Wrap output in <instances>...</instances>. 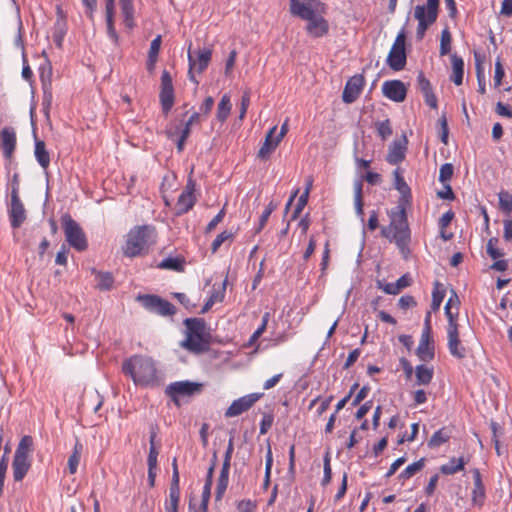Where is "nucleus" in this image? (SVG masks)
<instances>
[{"instance_id": "1", "label": "nucleus", "mask_w": 512, "mask_h": 512, "mask_svg": "<svg viewBox=\"0 0 512 512\" xmlns=\"http://www.w3.org/2000/svg\"><path fill=\"white\" fill-rule=\"evenodd\" d=\"M394 188L401 194L398 206L391 211V222L388 227L382 228V235L393 241L400 251L405 254L409 252L408 245L411 240V232L409 229L406 205L411 200V189L401 174L400 168L393 171Z\"/></svg>"}, {"instance_id": "2", "label": "nucleus", "mask_w": 512, "mask_h": 512, "mask_svg": "<svg viewBox=\"0 0 512 512\" xmlns=\"http://www.w3.org/2000/svg\"><path fill=\"white\" fill-rule=\"evenodd\" d=\"M125 375L132 378L136 385L147 386L157 380V369L152 358L134 355L125 360L122 365Z\"/></svg>"}, {"instance_id": "3", "label": "nucleus", "mask_w": 512, "mask_h": 512, "mask_svg": "<svg viewBox=\"0 0 512 512\" xmlns=\"http://www.w3.org/2000/svg\"><path fill=\"white\" fill-rule=\"evenodd\" d=\"M186 326V339L181 346L193 353L208 351L210 345V334L205 331V321L201 318H187L184 320Z\"/></svg>"}, {"instance_id": "4", "label": "nucleus", "mask_w": 512, "mask_h": 512, "mask_svg": "<svg viewBox=\"0 0 512 512\" xmlns=\"http://www.w3.org/2000/svg\"><path fill=\"white\" fill-rule=\"evenodd\" d=\"M290 11L293 15L308 21L306 30L310 36L318 38L328 33V22L322 16H318L312 7L300 0H290Z\"/></svg>"}, {"instance_id": "5", "label": "nucleus", "mask_w": 512, "mask_h": 512, "mask_svg": "<svg viewBox=\"0 0 512 512\" xmlns=\"http://www.w3.org/2000/svg\"><path fill=\"white\" fill-rule=\"evenodd\" d=\"M155 242V228L149 225L138 226L127 235L124 255L135 257L142 254Z\"/></svg>"}, {"instance_id": "6", "label": "nucleus", "mask_w": 512, "mask_h": 512, "mask_svg": "<svg viewBox=\"0 0 512 512\" xmlns=\"http://www.w3.org/2000/svg\"><path fill=\"white\" fill-rule=\"evenodd\" d=\"M33 451V438L30 435L23 436L16 448L13 461V477L15 481H21L31 467L30 454Z\"/></svg>"}, {"instance_id": "7", "label": "nucleus", "mask_w": 512, "mask_h": 512, "mask_svg": "<svg viewBox=\"0 0 512 512\" xmlns=\"http://www.w3.org/2000/svg\"><path fill=\"white\" fill-rule=\"evenodd\" d=\"M204 385L198 382L191 381H176L169 384L165 393L171 398L176 406H181V399L184 397H193L203 391Z\"/></svg>"}, {"instance_id": "8", "label": "nucleus", "mask_w": 512, "mask_h": 512, "mask_svg": "<svg viewBox=\"0 0 512 512\" xmlns=\"http://www.w3.org/2000/svg\"><path fill=\"white\" fill-rule=\"evenodd\" d=\"M66 241L78 251L86 250L88 243L80 225L68 214L61 218Z\"/></svg>"}, {"instance_id": "9", "label": "nucleus", "mask_w": 512, "mask_h": 512, "mask_svg": "<svg viewBox=\"0 0 512 512\" xmlns=\"http://www.w3.org/2000/svg\"><path fill=\"white\" fill-rule=\"evenodd\" d=\"M212 57V50L210 48H202L195 51H191V44L188 48V61H189V70L188 77L189 80L192 81L196 86L199 84V81L196 79L194 71L196 70L198 73H202L208 67Z\"/></svg>"}, {"instance_id": "10", "label": "nucleus", "mask_w": 512, "mask_h": 512, "mask_svg": "<svg viewBox=\"0 0 512 512\" xmlns=\"http://www.w3.org/2000/svg\"><path fill=\"white\" fill-rule=\"evenodd\" d=\"M405 41V31L401 30L397 34L396 39L387 57L388 66L394 71H400L404 69L406 65L407 57L405 52Z\"/></svg>"}, {"instance_id": "11", "label": "nucleus", "mask_w": 512, "mask_h": 512, "mask_svg": "<svg viewBox=\"0 0 512 512\" xmlns=\"http://www.w3.org/2000/svg\"><path fill=\"white\" fill-rule=\"evenodd\" d=\"M138 300L145 309L161 316H173L177 311L172 303L158 295H139Z\"/></svg>"}, {"instance_id": "12", "label": "nucleus", "mask_w": 512, "mask_h": 512, "mask_svg": "<svg viewBox=\"0 0 512 512\" xmlns=\"http://www.w3.org/2000/svg\"><path fill=\"white\" fill-rule=\"evenodd\" d=\"M159 100L163 113L167 115L171 111L175 101L172 77L167 70H163L161 75Z\"/></svg>"}, {"instance_id": "13", "label": "nucleus", "mask_w": 512, "mask_h": 512, "mask_svg": "<svg viewBox=\"0 0 512 512\" xmlns=\"http://www.w3.org/2000/svg\"><path fill=\"white\" fill-rule=\"evenodd\" d=\"M262 396V394L252 393L234 400L225 411V417L231 418L249 410Z\"/></svg>"}, {"instance_id": "14", "label": "nucleus", "mask_w": 512, "mask_h": 512, "mask_svg": "<svg viewBox=\"0 0 512 512\" xmlns=\"http://www.w3.org/2000/svg\"><path fill=\"white\" fill-rule=\"evenodd\" d=\"M195 184L190 179L185 187V189L181 192L178 197L177 203L175 205V214L182 215L187 213L189 210L193 208L196 203V197L194 195Z\"/></svg>"}, {"instance_id": "15", "label": "nucleus", "mask_w": 512, "mask_h": 512, "mask_svg": "<svg viewBox=\"0 0 512 512\" xmlns=\"http://www.w3.org/2000/svg\"><path fill=\"white\" fill-rule=\"evenodd\" d=\"M382 93L394 102H403L407 95V88L401 80H387L382 85Z\"/></svg>"}, {"instance_id": "16", "label": "nucleus", "mask_w": 512, "mask_h": 512, "mask_svg": "<svg viewBox=\"0 0 512 512\" xmlns=\"http://www.w3.org/2000/svg\"><path fill=\"white\" fill-rule=\"evenodd\" d=\"M8 212L11 226L14 229L19 228L26 220V210L19 195H11V201Z\"/></svg>"}, {"instance_id": "17", "label": "nucleus", "mask_w": 512, "mask_h": 512, "mask_svg": "<svg viewBox=\"0 0 512 512\" xmlns=\"http://www.w3.org/2000/svg\"><path fill=\"white\" fill-rule=\"evenodd\" d=\"M365 83L364 77L362 75H354L351 77L344 88L342 99L345 103H353L359 97L363 85Z\"/></svg>"}, {"instance_id": "18", "label": "nucleus", "mask_w": 512, "mask_h": 512, "mask_svg": "<svg viewBox=\"0 0 512 512\" xmlns=\"http://www.w3.org/2000/svg\"><path fill=\"white\" fill-rule=\"evenodd\" d=\"M0 145L6 159H11L16 148V133L12 127H4L0 131Z\"/></svg>"}, {"instance_id": "19", "label": "nucleus", "mask_w": 512, "mask_h": 512, "mask_svg": "<svg viewBox=\"0 0 512 512\" xmlns=\"http://www.w3.org/2000/svg\"><path fill=\"white\" fill-rule=\"evenodd\" d=\"M407 143L408 140L405 136L402 141H394L389 147L386 161L391 165L402 162L406 157Z\"/></svg>"}, {"instance_id": "20", "label": "nucleus", "mask_w": 512, "mask_h": 512, "mask_svg": "<svg viewBox=\"0 0 512 512\" xmlns=\"http://www.w3.org/2000/svg\"><path fill=\"white\" fill-rule=\"evenodd\" d=\"M474 487L472 490L471 502L474 506L481 508L484 505L486 492L482 482V477L479 469L475 468L473 471Z\"/></svg>"}, {"instance_id": "21", "label": "nucleus", "mask_w": 512, "mask_h": 512, "mask_svg": "<svg viewBox=\"0 0 512 512\" xmlns=\"http://www.w3.org/2000/svg\"><path fill=\"white\" fill-rule=\"evenodd\" d=\"M448 338V349L452 356L463 359L466 357V349L461 345V341L459 338V330H449L447 331Z\"/></svg>"}, {"instance_id": "22", "label": "nucleus", "mask_w": 512, "mask_h": 512, "mask_svg": "<svg viewBox=\"0 0 512 512\" xmlns=\"http://www.w3.org/2000/svg\"><path fill=\"white\" fill-rule=\"evenodd\" d=\"M414 17L419 22L416 32L417 38L422 39L428 27L435 21L430 20L429 16L426 15V8L423 5H417L415 7Z\"/></svg>"}, {"instance_id": "23", "label": "nucleus", "mask_w": 512, "mask_h": 512, "mask_svg": "<svg viewBox=\"0 0 512 512\" xmlns=\"http://www.w3.org/2000/svg\"><path fill=\"white\" fill-rule=\"evenodd\" d=\"M277 130V126H273L265 136L263 145L258 151V157L261 159H267L269 155L277 148L280 141L277 138L273 139V135Z\"/></svg>"}, {"instance_id": "24", "label": "nucleus", "mask_w": 512, "mask_h": 512, "mask_svg": "<svg viewBox=\"0 0 512 512\" xmlns=\"http://www.w3.org/2000/svg\"><path fill=\"white\" fill-rule=\"evenodd\" d=\"M416 353L422 361L433 360L435 356L433 339L431 337L421 336Z\"/></svg>"}, {"instance_id": "25", "label": "nucleus", "mask_w": 512, "mask_h": 512, "mask_svg": "<svg viewBox=\"0 0 512 512\" xmlns=\"http://www.w3.org/2000/svg\"><path fill=\"white\" fill-rule=\"evenodd\" d=\"M411 282V277L408 274H405L394 283H387L382 286L379 282V288H381L386 294L396 295L400 293L402 289L410 286Z\"/></svg>"}, {"instance_id": "26", "label": "nucleus", "mask_w": 512, "mask_h": 512, "mask_svg": "<svg viewBox=\"0 0 512 512\" xmlns=\"http://www.w3.org/2000/svg\"><path fill=\"white\" fill-rule=\"evenodd\" d=\"M34 155L39 165L44 170H47L50 165V155L48 150L46 149L45 142L37 138H35Z\"/></svg>"}, {"instance_id": "27", "label": "nucleus", "mask_w": 512, "mask_h": 512, "mask_svg": "<svg viewBox=\"0 0 512 512\" xmlns=\"http://www.w3.org/2000/svg\"><path fill=\"white\" fill-rule=\"evenodd\" d=\"M121 13L123 15V23L129 30L135 26L134 22V5L132 0H119Z\"/></svg>"}, {"instance_id": "28", "label": "nucleus", "mask_w": 512, "mask_h": 512, "mask_svg": "<svg viewBox=\"0 0 512 512\" xmlns=\"http://www.w3.org/2000/svg\"><path fill=\"white\" fill-rule=\"evenodd\" d=\"M229 471L230 467L222 466L215 491L216 501H220L224 496L229 482Z\"/></svg>"}, {"instance_id": "29", "label": "nucleus", "mask_w": 512, "mask_h": 512, "mask_svg": "<svg viewBox=\"0 0 512 512\" xmlns=\"http://www.w3.org/2000/svg\"><path fill=\"white\" fill-rule=\"evenodd\" d=\"M451 61L453 69V75L451 77V80L455 83V85L459 86L463 83L464 61L461 57L457 56L456 54L451 56Z\"/></svg>"}, {"instance_id": "30", "label": "nucleus", "mask_w": 512, "mask_h": 512, "mask_svg": "<svg viewBox=\"0 0 512 512\" xmlns=\"http://www.w3.org/2000/svg\"><path fill=\"white\" fill-rule=\"evenodd\" d=\"M451 437V430L447 427H443L437 430L431 438L428 440V447L437 448L442 444L446 443Z\"/></svg>"}, {"instance_id": "31", "label": "nucleus", "mask_w": 512, "mask_h": 512, "mask_svg": "<svg viewBox=\"0 0 512 512\" xmlns=\"http://www.w3.org/2000/svg\"><path fill=\"white\" fill-rule=\"evenodd\" d=\"M185 265V259L183 257H168L163 259L158 267L166 270H173L176 272H183Z\"/></svg>"}, {"instance_id": "32", "label": "nucleus", "mask_w": 512, "mask_h": 512, "mask_svg": "<svg viewBox=\"0 0 512 512\" xmlns=\"http://www.w3.org/2000/svg\"><path fill=\"white\" fill-rule=\"evenodd\" d=\"M83 451V445L79 440H76V443L73 448L72 454L68 458V469L70 474H75L77 472V468L80 462V457Z\"/></svg>"}, {"instance_id": "33", "label": "nucleus", "mask_w": 512, "mask_h": 512, "mask_svg": "<svg viewBox=\"0 0 512 512\" xmlns=\"http://www.w3.org/2000/svg\"><path fill=\"white\" fill-rule=\"evenodd\" d=\"M465 464L466 462L464 461L463 457L452 458L450 459L449 463L444 464L440 467V471L445 475H453L459 471H462L464 469Z\"/></svg>"}, {"instance_id": "34", "label": "nucleus", "mask_w": 512, "mask_h": 512, "mask_svg": "<svg viewBox=\"0 0 512 512\" xmlns=\"http://www.w3.org/2000/svg\"><path fill=\"white\" fill-rule=\"evenodd\" d=\"M433 368H429L425 365H418L415 368V376L418 385H428L433 378Z\"/></svg>"}, {"instance_id": "35", "label": "nucleus", "mask_w": 512, "mask_h": 512, "mask_svg": "<svg viewBox=\"0 0 512 512\" xmlns=\"http://www.w3.org/2000/svg\"><path fill=\"white\" fill-rule=\"evenodd\" d=\"M93 273L96 274V287L99 290L107 291L110 290L114 283V277L112 273L110 272H97L96 270H93Z\"/></svg>"}, {"instance_id": "36", "label": "nucleus", "mask_w": 512, "mask_h": 512, "mask_svg": "<svg viewBox=\"0 0 512 512\" xmlns=\"http://www.w3.org/2000/svg\"><path fill=\"white\" fill-rule=\"evenodd\" d=\"M425 466V458H421L418 461L408 465L399 475L398 479L401 481L410 479L416 473L421 471Z\"/></svg>"}, {"instance_id": "37", "label": "nucleus", "mask_w": 512, "mask_h": 512, "mask_svg": "<svg viewBox=\"0 0 512 512\" xmlns=\"http://www.w3.org/2000/svg\"><path fill=\"white\" fill-rule=\"evenodd\" d=\"M231 107L232 105L230 102V97L227 94L223 95L220 102L218 103L216 118L220 122L226 121L230 114Z\"/></svg>"}, {"instance_id": "38", "label": "nucleus", "mask_w": 512, "mask_h": 512, "mask_svg": "<svg viewBox=\"0 0 512 512\" xmlns=\"http://www.w3.org/2000/svg\"><path fill=\"white\" fill-rule=\"evenodd\" d=\"M362 189H363L362 182L361 181H356L355 184H354L355 210H356V214L363 221V215H364L363 206H364V203H363Z\"/></svg>"}, {"instance_id": "39", "label": "nucleus", "mask_w": 512, "mask_h": 512, "mask_svg": "<svg viewBox=\"0 0 512 512\" xmlns=\"http://www.w3.org/2000/svg\"><path fill=\"white\" fill-rule=\"evenodd\" d=\"M66 31V21L57 19L54 25L53 40L58 48H62V43L66 35Z\"/></svg>"}, {"instance_id": "40", "label": "nucleus", "mask_w": 512, "mask_h": 512, "mask_svg": "<svg viewBox=\"0 0 512 512\" xmlns=\"http://www.w3.org/2000/svg\"><path fill=\"white\" fill-rule=\"evenodd\" d=\"M474 58H475L476 75H477V81H478V92L480 94H485L486 86H485V80H484V75H483L482 57L479 53L475 52Z\"/></svg>"}, {"instance_id": "41", "label": "nucleus", "mask_w": 512, "mask_h": 512, "mask_svg": "<svg viewBox=\"0 0 512 512\" xmlns=\"http://www.w3.org/2000/svg\"><path fill=\"white\" fill-rule=\"evenodd\" d=\"M499 208L506 214L512 213V194L508 191L502 190L498 193Z\"/></svg>"}, {"instance_id": "42", "label": "nucleus", "mask_w": 512, "mask_h": 512, "mask_svg": "<svg viewBox=\"0 0 512 512\" xmlns=\"http://www.w3.org/2000/svg\"><path fill=\"white\" fill-rule=\"evenodd\" d=\"M155 437L156 433L152 432L150 435V448H149V454L147 458V464L148 468L151 469H157V457H158V450L155 447Z\"/></svg>"}, {"instance_id": "43", "label": "nucleus", "mask_w": 512, "mask_h": 512, "mask_svg": "<svg viewBox=\"0 0 512 512\" xmlns=\"http://www.w3.org/2000/svg\"><path fill=\"white\" fill-rule=\"evenodd\" d=\"M451 34L448 28H445L441 32L440 40V55H447L451 51Z\"/></svg>"}, {"instance_id": "44", "label": "nucleus", "mask_w": 512, "mask_h": 512, "mask_svg": "<svg viewBox=\"0 0 512 512\" xmlns=\"http://www.w3.org/2000/svg\"><path fill=\"white\" fill-rule=\"evenodd\" d=\"M440 284L438 282L435 283L434 290L432 293V303H431V309L435 312L439 310L441 303L445 297L444 290L439 289Z\"/></svg>"}, {"instance_id": "45", "label": "nucleus", "mask_w": 512, "mask_h": 512, "mask_svg": "<svg viewBox=\"0 0 512 512\" xmlns=\"http://www.w3.org/2000/svg\"><path fill=\"white\" fill-rule=\"evenodd\" d=\"M445 315L448 320L447 331L449 330H457L458 329V316L459 310H452V308L445 307Z\"/></svg>"}, {"instance_id": "46", "label": "nucleus", "mask_w": 512, "mask_h": 512, "mask_svg": "<svg viewBox=\"0 0 512 512\" xmlns=\"http://www.w3.org/2000/svg\"><path fill=\"white\" fill-rule=\"evenodd\" d=\"M308 197H309V187H306L304 193L299 197L298 202L294 208V211H293V214L291 217L292 220H295L296 218L299 217V215L301 214V212L303 211L304 207L306 206V204L308 202Z\"/></svg>"}, {"instance_id": "47", "label": "nucleus", "mask_w": 512, "mask_h": 512, "mask_svg": "<svg viewBox=\"0 0 512 512\" xmlns=\"http://www.w3.org/2000/svg\"><path fill=\"white\" fill-rule=\"evenodd\" d=\"M378 135L381 137L382 140H386L389 138L392 133V127L389 119H386L384 121L378 122L376 124Z\"/></svg>"}, {"instance_id": "48", "label": "nucleus", "mask_w": 512, "mask_h": 512, "mask_svg": "<svg viewBox=\"0 0 512 512\" xmlns=\"http://www.w3.org/2000/svg\"><path fill=\"white\" fill-rule=\"evenodd\" d=\"M498 242H499L498 238L492 237L488 240V243H487V248H486L487 254L493 259H499L504 255V253L496 247Z\"/></svg>"}, {"instance_id": "49", "label": "nucleus", "mask_w": 512, "mask_h": 512, "mask_svg": "<svg viewBox=\"0 0 512 512\" xmlns=\"http://www.w3.org/2000/svg\"><path fill=\"white\" fill-rule=\"evenodd\" d=\"M107 34L115 45L119 44V36L114 26V14H106Z\"/></svg>"}, {"instance_id": "50", "label": "nucleus", "mask_w": 512, "mask_h": 512, "mask_svg": "<svg viewBox=\"0 0 512 512\" xmlns=\"http://www.w3.org/2000/svg\"><path fill=\"white\" fill-rule=\"evenodd\" d=\"M275 208H276V205L273 202H270L267 205V207L265 208V210L263 211V213L259 219V225L256 228L255 233H259L265 227L270 215L275 210Z\"/></svg>"}, {"instance_id": "51", "label": "nucleus", "mask_w": 512, "mask_h": 512, "mask_svg": "<svg viewBox=\"0 0 512 512\" xmlns=\"http://www.w3.org/2000/svg\"><path fill=\"white\" fill-rule=\"evenodd\" d=\"M52 99H53V96H52V92H51L50 88L46 84H44L42 107H43V111L47 117H49V111H50V108L52 105Z\"/></svg>"}, {"instance_id": "52", "label": "nucleus", "mask_w": 512, "mask_h": 512, "mask_svg": "<svg viewBox=\"0 0 512 512\" xmlns=\"http://www.w3.org/2000/svg\"><path fill=\"white\" fill-rule=\"evenodd\" d=\"M454 173V167L451 163H445L440 167L439 181L446 183L451 180Z\"/></svg>"}, {"instance_id": "53", "label": "nucleus", "mask_w": 512, "mask_h": 512, "mask_svg": "<svg viewBox=\"0 0 512 512\" xmlns=\"http://www.w3.org/2000/svg\"><path fill=\"white\" fill-rule=\"evenodd\" d=\"M323 462H324L323 463L324 476L322 479V485L326 486L327 484L330 483L331 478H332V470H331V465H330V453L329 452H327L325 454Z\"/></svg>"}, {"instance_id": "54", "label": "nucleus", "mask_w": 512, "mask_h": 512, "mask_svg": "<svg viewBox=\"0 0 512 512\" xmlns=\"http://www.w3.org/2000/svg\"><path fill=\"white\" fill-rule=\"evenodd\" d=\"M418 87L423 95L433 91L430 81L425 77L423 72H419L417 76Z\"/></svg>"}, {"instance_id": "55", "label": "nucleus", "mask_w": 512, "mask_h": 512, "mask_svg": "<svg viewBox=\"0 0 512 512\" xmlns=\"http://www.w3.org/2000/svg\"><path fill=\"white\" fill-rule=\"evenodd\" d=\"M439 1L440 0H427V7H425L426 15H428L432 21L437 20Z\"/></svg>"}, {"instance_id": "56", "label": "nucleus", "mask_w": 512, "mask_h": 512, "mask_svg": "<svg viewBox=\"0 0 512 512\" xmlns=\"http://www.w3.org/2000/svg\"><path fill=\"white\" fill-rule=\"evenodd\" d=\"M232 237V233H229L227 231H223L217 237L214 239L211 245L212 252L215 253L220 246L229 238Z\"/></svg>"}, {"instance_id": "57", "label": "nucleus", "mask_w": 512, "mask_h": 512, "mask_svg": "<svg viewBox=\"0 0 512 512\" xmlns=\"http://www.w3.org/2000/svg\"><path fill=\"white\" fill-rule=\"evenodd\" d=\"M505 76V71L503 65L498 58L495 62V75H494V85L495 87H499L502 83V79Z\"/></svg>"}, {"instance_id": "58", "label": "nucleus", "mask_w": 512, "mask_h": 512, "mask_svg": "<svg viewBox=\"0 0 512 512\" xmlns=\"http://www.w3.org/2000/svg\"><path fill=\"white\" fill-rule=\"evenodd\" d=\"M211 487H212L211 483L205 482L203 492H202V501H201V505H200L202 512H207L208 503H209V499H210V495H211Z\"/></svg>"}, {"instance_id": "59", "label": "nucleus", "mask_w": 512, "mask_h": 512, "mask_svg": "<svg viewBox=\"0 0 512 512\" xmlns=\"http://www.w3.org/2000/svg\"><path fill=\"white\" fill-rule=\"evenodd\" d=\"M214 106V99L211 96H208L205 98L204 102L199 108V112L201 114V117H207L209 113L211 112L212 108Z\"/></svg>"}, {"instance_id": "60", "label": "nucleus", "mask_w": 512, "mask_h": 512, "mask_svg": "<svg viewBox=\"0 0 512 512\" xmlns=\"http://www.w3.org/2000/svg\"><path fill=\"white\" fill-rule=\"evenodd\" d=\"M249 105H250V91L246 90L243 93L242 98H241V107H240V113H239L240 120L244 119Z\"/></svg>"}, {"instance_id": "61", "label": "nucleus", "mask_w": 512, "mask_h": 512, "mask_svg": "<svg viewBox=\"0 0 512 512\" xmlns=\"http://www.w3.org/2000/svg\"><path fill=\"white\" fill-rule=\"evenodd\" d=\"M161 36L158 35L157 37H155L151 44H150V49H149V52H148V56L149 57H155V58H158V54H159V51H160V47H161Z\"/></svg>"}, {"instance_id": "62", "label": "nucleus", "mask_w": 512, "mask_h": 512, "mask_svg": "<svg viewBox=\"0 0 512 512\" xmlns=\"http://www.w3.org/2000/svg\"><path fill=\"white\" fill-rule=\"evenodd\" d=\"M398 305L401 309L406 310V309L415 307L416 301H415L414 297H412L410 295H404V296L400 297V299L398 301Z\"/></svg>"}, {"instance_id": "63", "label": "nucleus", "mask_w": 512, "mask_h": 512, "mask_svg": "<svg viewBox=\"0 0 512 512\" xmlns=\"http://www.w3.org/2000/svg\"><path fill=\"white\" fill-rule=\"evenodd\" d=\"M170 503L166 506V512H178L180 494L169 493Z\"/></svg>"}, {"instance_id": "64", "label": "nucleus", "mask_w": 512, "mask_h": 512, "mask_svg": "<svg viewBox=\"0 0 512 512\" xmlns=\"http://www.w3.org/2000/svg\"><path fill=\"white\" fill-rule=\"evenodd\" d=\"M237 509L239 512H254L256 509V504L251 500H241L237 504Z\"/></svg>"}]
</instances>
